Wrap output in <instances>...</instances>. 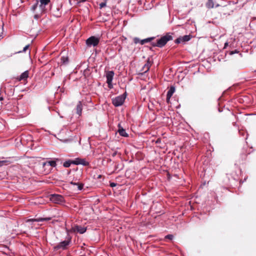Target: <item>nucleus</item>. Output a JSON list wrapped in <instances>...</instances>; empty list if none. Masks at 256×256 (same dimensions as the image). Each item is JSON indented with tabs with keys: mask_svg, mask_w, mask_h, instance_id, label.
Wrapping results in <instances>:
<instances>
[{
	"mask_svg": "<svg viewBox=\"0 0 256 256\" xmlns=\"http://www.w3.org/2000/svg\"><path fill=\"white\" fill-rule=\"evenodd\" d=\"M172 40V36L170 33L166 34L165 36H162L160 38L156 40H152L150 44L152 46L162 48L165 46L168 42Z\"/></svg>",
	"mask_w": 256,
	"mask_h": 256,
	"instance_id": "nucleus-1",
	"label": "nucleus"
},
{
	"mask_svg": "<svg viewBox=\"0 0 256 256\" xmlns=\"http://www.w3.org/2000/svg\"><path fill=\"white\" fill-rule=\"evenodd\" d=\"M126 97L124 94L117 96L112 99V103L116 107L120 106L124 104Z\"/></svg>",
	"mask_w": 256,
	"mask_h": 256,
	"instance_id": "nucleus-2",
	"label": "nucleus"
},
{
	"mask_svg": "<svg viewBox=\"0 0 256 256\" xmlns=\"http://www.w3.org/2000/svg\"><path fill=\"white\" fill-rule=\"evenodd\" d=\"M100 38L92 36L86 40V44L88 47H94L98 46L100 42Z\"/></svg>",
	"mask_w": 256,
	"mask_h": 256,
	"instance_id": "nucleus-3",
	"label": "nucleus"
},
{
	"mask_svg": "<svg viewBox=\"0 0 256 256\" xmlns=\"http://www.w3.org/2000/svg\"><path fill=\"white\" fill-rule=\"evenodd\" d=\"M50 200L55 204H61L64 202V198L62 195L58 194H50Z\"/></svg>",
	"mask_w": 256,
	"mask_h": 256,
	"instance_id": "nucleus-4",
	"label": "nucleus"
},
{
	"mask_svg": "<svg viewBox=\"0 0 256 256\" xmlns=\"http://www.w3.org/2000/svg\"><path fill=\"white\" fill-rule=\"evenodd\" d=\"M114 71H108L106 72V83L108 84V87L110 88H113V85L112 84V81L114 78Z\"/></svg>",
	"mask_w": 256,
	"mask_h": 256,
	"instance_id": "nucleus-5",
	"label": "nucleus"
},
{
	"mask_svg": "<svg viewBox=\"0 0 256 256\" xmlns=\"http://www.w3.org/2000/svg\"><path fill=\"white\" fill-rule=\"evenodd\" d=\"M192 38L191 34L179 36L175 40L176 44H185L187 42L189 41Z\"/></svg>",
	"mask_w": 256,
	"mask_h": 256,
	"instance_id": "nucleus-6",
	"label": "nucleus"
},
{
	"mask_svg": "<svg viewBox=\"0 0 256 256\" xmlns=\"http://www.w3.org/2000/svg\"><path fill=\"white\" fill-rule=\"evenodd\" d=\"M39 2V10L38 12L42 14L46 10V6L50 2V0H40Z\"/></svg>",
	"mask_w": 256,
	"mask_h": 256,
	"instance_id": "nucleus-7",
	"label": "nucleus"
},
{
	"mask_svg": "<svg viewBox=\"0 0 256 256\" xmlns=\"http://www.w3.org/2000/svg\"><path fill=\"white\" fill-rule=\"evenodd\" d=\"M68 50L64 49L61 52L62 56L60 58L61 62L64 64H67L68 62Z\"/></svg>",
	"mask_w": 256,
	"mask_h": 256,
	"instance_id": "nucleus-8",
	"label": "nucleus"
},
{
	"mask_svg": "<svg viewBox=\"0 0 256 256\" xmlns=\"http://www.w3.org/2000/svg\"><path fill=\"white\" fill-rule=\"evenodd\" d=\"M154 37H151L146 38L142 40H140L138 38H135L134 39V42L135 44H144L146 42H150L152 40H154Z\"/></svg>",
	"mask_w": 256,
	"mask_h": 256,
	"instance_id": "nucleus-9",
	"label": "nucleus"
},
{
	"mask_svg": "<svg viewBox=\"0 0 256 256\" xmlns=\"http://www.w3.org/2000/svg\"><path fill=\"white\" fill-rule=\"evenodd\" d=\"M70 242L67 240H64L60 242L58 244L54 246V250H57L59 249H62L64 250L66 249V246H68Z\"/></svg>",
	"mask_w": 256,
	"mask_h": 256,
	"instance_id": "nucleus-10",
	"label": "nucleus"
},
{
	"mask_svg": "<svg viewBox=\"0 0 256 256\" xmlns=\"http://www.w3.org/2000/svg\"><path fill=\"white\" fill-rule=\"evenodd\" d=\"M73 164L76 165L82 164L84 166H88L89 165V162L84 158H76L74 160Z\"/></svg>",
	"mask_w": 256,
	"mask_h": 256,
	"instance_id": "nucleus-11",
	"label": "nucleus"
},
{
	"mask_svg": "<svg viewBox=\"0 0 256 256\" xmlns=\"http://www.w3.org/2000/svg\"><path fill=\"white\" fill-rule=\"evenodd\" d=\"M72 230L74 232H76L80 234H82L86 232V228L80 226L76 225L72 228Z\"/></svg>",
	"mask_w": 256,
	"mask_h": 256,
	"instance_id": "nucleus-12",
	"label": "nucleus"
},
{
	"mask_svg": "<svg viewBox=\"0 0 256 256\" xmlns=\"http://www.w3.org/2000/svg\"><path fill=\"white\" fill-rule=\"evenodd\" d=\"M59 160L58 158H54V160H48L42 163V166L44 167L46 166H50L53 168L56 166V162Z\"/></svg>",
	"mask_w": 256,
	"mask_h": 256,
	"instance_id": "nucleus-13",
	"label": "nucleus"
},
{
	"mask_svg": "<svg viewBox=\"0 0 256 256\" xmlns=\"http://www.w3.org/2000/svg\"><path fill=\"white\" fill-rule=\"evenodd\" d=\"M52 220L50 217H47L45 218H30L27 220V222H42L44 221H48Z\"/></svg>",
	"mask_w": 256,
	"mask_h": 256,
	"instance_id": "nucleus-14",
	"label": "nucleus"
},
{
	"mask_svg": "<svg viewBox=\"0 0 256 256\" xmlns=\"http://www.w3.org/2000/svg\"><path fill=\"white\" fill-rule=\"evenodd\" d=\"M118 132L120 136L126 138L128 136V134L126 132V130L121 126L120 124H118Z\"/></svg>",
	"mask_w": 256,
	"mask_h": 256,
	"instance_id": "nucleus-15",
	"label": "nucleus"
},
{
	"mask_svg": "<svg viewBox=\"0 0 256 256\" xmlns=\"http://www.w3.org/2000/svg\"><path fill=\"white\" fill-rule=\"evenodd\" d=\"M175 92V88L174 86H171L168 90L166 94V102H168L170 98Z\"/></svg>",
	"mask_w": 256,
	"mask_h": 256,
	"instance_id": "nucleus-16",
	"label": "nucleus"
},
{
	"mask_svg": "<svg viewBox=\"0 0 256 256\" xmlns=\"http://www.w3.org/2000/svg\"><path fill=\"white\" fill-rule=\"evenodd\" d=\"M76 114L79 116H80L82 115V102L80 101H79L76 105Z\"/></svg>",
	"mask_w": 256,
	"mask_h": 256,
	"instance_id": "nucleus-17",
	"label": "nucleus"
},
{
	"mask_svg": "<svg viewBox=\"0 0 256 256\" xmlns=\"http://www.w3.org/2000/svg\"><path fill=\"white\" fill-rule=\"evenodd\" d=\"M31 10L34 12L38 13V12L39 10V2L38 0H36L32 5Z\"/></svg>",
	"mask_w": 256,
	"mask_h": 256,
	"instance_id": "nucleus-18",
	"label": "nucleus"
},
{
	"mask_svg": "<svg viewBox=\"0 0 256 256\" xmlns=\"http://www.w3.org/2000/svg\"><path fill=\"white\" fill-rule=\"evenodd\" d=\"M28 71H25L24 72H22L20 76L19 80H26L28 78Z\"/></svg>",
	"mask_w": 256,
	"mask_h": 256,
	"instance_id": "nucleus-19",
	"label": "nucleus"
},
{
	"mask_svg": "<svg viewBox=\"0 0 256 256\" xmlns=\"http://www.w3.org/2000/svg\"><path fill=\"white\" fill-rule=\"evenodd\" d=\"M206 6L208 8H212L214 7V2L213 0H208L206 3Z\"/></svg>",
	"mask_w": 256,
	"mask_h": 256,
	"instance_id": "nucleus-20",
	"label": "nucleus"
},
{
	"mask_svg": "<svg viewBox=\"0 0 256 256\" xmlns=\"http://www.w3.org/2000/svg\"><path fill=\"white\" fill-rule=\"evenodd\" d=\"M73 162H74V160H68L67 161H66L63 164V166L64 168H68L70 166L71 164H73Z\"/></svg>",
	"mask_w": 256,
	"mask_h": 256,
	"instance_id": "nucleus-21",
	"label": "nucleus"
},
{
	"mask_svg": "<svg viewBox=\"0 0 256 256\" xmlns=\"http://www.w3.org/2000/svg\"><path fill=\"white\" fill-rule=\"evenodd\" d=\"M148 66V65L144 64V65L143 66V67L141 70L142 72L146 73V72H147L149 70L150 68Z\"/></svg>",
	"mask_w": 256,
	"mask_h": 256,
	"instance_id": "nucleus-22",
	"label": "nucleus"
},
{
	"mask_svg": "<svg viewBox=\"0 0 256 256\" xmlns=\"http://www.w3.org/2000/svg\"><path fill=\"white\" fill-rule=\"evenodd\" d=\"M152 63V60L151 58H148L146 60V64L150 68Z\"/></svg>",
	"mask_w": 256,
	"mask_h": 256,
	"instance_id": "nucleus-23",
	"label": "nucleus"
},
{
	"mask_svg": "<svg viewBox=\"0 0 256 256\" xmlns=\"http://www.w3.org/2000/svg\"><path fill=\"white\" fill-rule=\"evenodd\" d=\"M78 186V189L79 190H82L84 187V184L82 183H78V184L76 185Z\"/></svg>",
	"mask_w": 256,
	"mask_h": 256,
	"instance_id": "nucleus-24",
	"label": "nucleus"
},
{
	"mask_svg": "<svg viewBox=\"0 0 256 256\" xmlns=\"http://www.w3.org/2000/svg\"><path fill=\"white\" fill-rule=\"evenodd\" d=\"M9 162L8 160H0V167L6 164Z\"/></svg>",
	"mask_w": 256,
	"mask_h": 256,
	"instance_id": "nucleus-25",
	"label": "nucleus"
},
{
	"mask_svg": "<svg viewBox=\"0 0 256 256\" xmlns=\"http://www.w3.org/2000/svg\"><path fill=\"white\" fill-rule=\"evenodd\" d=\"M238 52H239L238 51L236 50L234 51L232 50V51L227 52L226 54H228L229 55H232L234 54L238 53Z\"/></svg>",
	"mask_w": 256,
	"mask_h": 256,
	"instance_id": "nucleus-26",
	"label": "nucleus"
},
{
	"mask_svg": "<svg viewBox=\"0 0 256 256\" xmlns=\"http://www.w3.org/2000/svg\"><path fill=\"white\" fill-rule=\"evenodd\" d=\"M59 8H56V11L54 12V14L57 17L60 16L61 14V13L59 12Z\"/></svg>",
	"mask_w": 256,
	"mask_h": 256,
	"instance_id": "nucleus-27",
	"label": "nucleus"
},
{
	"mask_svg": "<svg viewBox=\"0 0 256 256\" xmlns=\"http://www.w3.org/2000/svg\"><path fill=\"white\" fill-rule=\"evenodd\" d=\"M174 238V236L172 234H168L165 236V238H167L170 240H172Z\"/></svg>",
	"mask_w": 256,
	"mask_h": 256,
	"instance_id": "nucleus-28",
	"label": "nucleus"
},
{
	"mask_svg": "<svg viewBox=\"0 0 256 256\" xmlns=\"http://www.w3.org/2000/svg\"><path fill=\"white\" fill-rule=\"evenodd\" d=\"M106 6V2H101L100 4V8H102Z\"/></svg>",
	"mask_w": 256,
	"mask_h": 256,
	"instance_id": "nucleus-29",
	"label": "nucleus"
},
{
	"mask_svg": "<svg viewBox=\"0 0 256 256\" xmlns=\"http://www.w3.org/2000/svg\"><path fill=\"white\" fill-rule=\"evenodd\" d=\"M228 42H226L224 43V47L223 48H226V47L228 46H230L231 47L232 46L231 45H228Z\"/></svg>",
	"mask_w": 256,
	"mask_h": 256,
	"instance_id": "nucleus-30",
	"label": "nucleus"
},
{
	"mask_svg": "<svg viewBox=\"0 0 256 256\" xmlns=\"http://www.w3.org/2000/svg\"><path fill=\"white\" fill-rule=\"evenodd\" d=\"M116 184L114 182H111L110 184V186L112 187V188H114V186H116Z\"/></svg>",
	"mask_w": 256,
	"mask_h": 256,
	"instance_id": "nucleus-31",
	"label": "nucleus"
},
{
	"mask_svg": "<svg viewBox=\"0 0 256 256\" xmlns=\"http://www.w3.org/2000/svg\"><path fill=\"white\" fill-rule=\"evenodd\" d=\"M70 184H72V185H73V186H76L77 184H78V182H70Z\"/></svg>",
	"mask_w": 256,
	"mask_h": 256,
	"instance_id": "nucleus-32",
	"label": "nucleus"
},
{
	"mask_svg": "<svg viewBox=\"0 0 256 256\" xmlns=\"http://www.w3.org/2000/svg\"><path fill=\"white\" fill-rule=\"evenodd\" d=\"M39 14H40V13H36V14L34 15V18H38L39 17Z\"/></svg>",
	"mask_w": 256,
	"mask_h": 256,
	"instance_id": "nucleus-33",
	"label": "nucleus"
},
{
	"mask_svg": "<svg viewBox=\"0 0 256 256\" xmlns=\"http://www.w3.org/2000/svg\"><path fill=\"white\" fill-rule=\"evenodd\" d=\"M29 47H30V45H29V44H27V45L25 46L24 47V48H29Z\"/></svg>",
	"mask_w": 256,
	"mask_h": 256,
	"instance_id": "nucleus-34",
	"label": "nucleus"
},
{
	"mask_svg": "<svg viewBox=\"0 0 256 256\" xmlns=\"http://www.w3.org/2000/svg\"><path fill=\"white\" fill-rule=\"evenodd\" d=\"M4 100V98L2 96H0V101H2Z\"/></svg>",
	"mask_w": 256,
	"mask_h": 256,
	"instance_id": "nucleus-35",
	"label": "nucleus"
},
{
	"mask_svg": "<svg viewBox=\"0 0 256 256\" xmlns=\"http://www.w3.org/2000/svg\"><path fill=\"white\" fill-rule=\"evenodd\" d=\"M28 49H26V48H24L23 49V51L26 52V50H28Z\"/></svg>",
	"mask_w": 256,
	"mask_h": 256,
	"instance_id": "nucleus-36",
	"label": "nucleus"
},
{
	"mask_svg": "<svg viewBox=\"0 0 256 256\" xmlns=\"http://www.w3.org/2000/svg\"><path fill=\"white\" fill-rule=\"evenodd\" d=\"M218 6H219V4H218L216 5V7H218Z\"/></svg>",
	"mask_w": 256,
	"mask_h": 256,
	"instance_id": "nucleus-37",
	"label": "nucleus"
},
{
	"mask_svg": "<svg viewBox=\"0 0 256 256\" xmlns=\"http://www.w3.org/2000/svg\"><path fill=\"white\" fill-rule=\"evenodd\" d=\"M159 141H160V140H156V143H158V142H159Z\"/></svg>",
	"mask_w": 256,
	"mask_h": 256,
	"instance_id": "nucleus-38",
	"label": "nucleus"
},
{
	"mask_svg": "<svg viewBox=\"0 0 256 256\" xmlns=\"http://www.w3.org/2000/svg\"><path fill=\"white\" fill-rule=\"evenodd\" d=\"M86 0H82V2H85L86 1Z\"/></svg>",
	"mask_w": 256,
	"mask_h": 256,
	"instance_id": "nucleus-39",
	"label": "nucleus"
}]
</instances>
